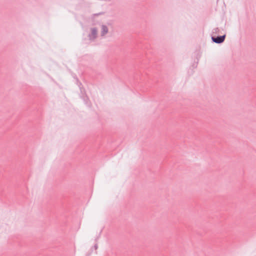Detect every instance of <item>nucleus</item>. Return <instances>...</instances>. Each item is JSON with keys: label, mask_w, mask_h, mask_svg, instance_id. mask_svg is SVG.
Here are the masks:
<instances>
[{"label": "nucleus", "mask_w": 256, "mask_h": 256, "mask_svg": "<svg viewBox=\"0 0 256 256\" xmlns=\"http://www.w3.org/2000/svg\"><path fill=\"white\" fill-rule=\"evenodd\" d=\"M224 38H225V36H218L216 38H212V40L214 42L219 44V43H221L222 42H224Z\"/></svg>", "instance_id": "nucleus-1"}, {"label": "nucleus", "mask_w": 256, "mask_h": 256, "mask_svg": "<svg viewBox=\"0 0 256 256\" xmlns=\"http://www.w3.org/2000/svg\"><path fill=\"white\" fill-rule=\"evenodd\" d=\"M108 32V28L105 26H102V31L101 34L102 36H104L105 34H106Z\"/></svg>", "instance_id": "nucleus-2"}, {"label": "nucleus", "mask_w": 256, "mask_h": 256, "mask_svg": "<svg viewBox=\"0 0 256 256\" xmlns=\"http://www.w3.org/2000/svg\"><path fill=\"white\" fill-rule=\"evenodd\" d=\"M96 34H97L96 30L95 29H92V35H91L92 38H95Z\"/></svg>", "instance_id": "nucleus-3"}]
</instances>
